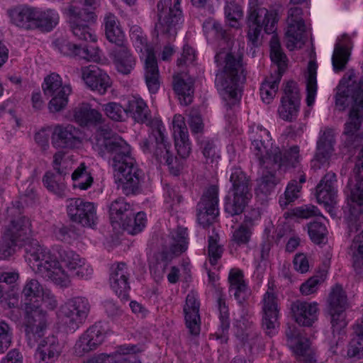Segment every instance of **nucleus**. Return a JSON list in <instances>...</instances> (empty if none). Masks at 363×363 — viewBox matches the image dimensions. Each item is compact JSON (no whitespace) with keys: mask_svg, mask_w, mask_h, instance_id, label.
Here are the masks:
<instances>
[{"mask_svg":"<svg viewBox=\"0 0 363 363\" xmlns=\"http://www.w3.org/2000/svg\"><path fill=\"white\" fill-rule=\"evenodd\" d=\"M252 134L250 149L259 165L266 170L258 181L255 191L257 195L266 196L279 182L275 172L281 168L296 166L299 157V148L294 146L289 150H285L273 145L269 131L262 127H257Z\"/></svg>","mask_w":363,"mask_h":363,"instance_id":"obj_1","label":"nucleus"},{"mask_svg":"<svg viewBox=\"0 0 363 363\" xmlns=\"http://www.w3.org/2000/svg\"><path fill=\"white\" fill-rule=\"evenodd\" d=\"M352 104L345 123L342 143L348 151L358 147L363 140V76L358 78L353 69L348 70L340 81L335 94V106L345 109L348 98Z\"/></svg>","mask_w":363,"mask_h":363,"instance_id":"obj_2","label":"nucleus"},{"mask_svg":"<svg viewBox=\"0 0 363 363\" xmlns=\"http://www.w3.org/2000/svg\"><path fill=\"white\" fill-rule=\"evenodd\" d=\"M111 155L112 167L118 179V188L125 196L140 191L143 171L132 155L131 147L121 136H115L104 148Z\"/></svg>","mask_w":363,"mask_h":363,"instance_id":"obj_3","label":"nucleus"},{"mask_svg":"<svg viewBox=\"0 0 363 363\" xmlns=\"http://www.w3.org/2000/svg\"><path fill=\"white\" fill-rule=\"evenodd\" d=\"M26 252L30 262H32L33 267L42 277L52 280L61 287L69 286V276L60 265L57 257L46 247L34 241L26 247Z\"/></svg>","mask_w":363,"mask_h":363,"instance_id":"obj_4","label":"nucleus"},{"mask_svg":"<svg viewBox=\"0 0 363 363\" xmlns=\"http://www.w3.org/2000/svg\"><path fill=\"white\" fill-rule=\"evenodd\" d=\"M223 55H225V65L223 72L216 75V84L218 89L225 91L228 97L236 99L240 84L244 83L246 79L242 56L233 52H219L215 57L217 63L223 58Z\"/></svg>","mask_w":363,"mask_h":363,"instance_id":"obj_5","label":"nucleus"},{"mask_svg":"<svg viewBox=\"0 0 363 363\" xmlns=\"http://www.w3.org/2000/svg\"><path fill=\"white\" fill-rule=\"evenodd\" d=\"M182 0H159L157 4V21L155 30L167 38L176 36L183 22L180 4Z\"/></svg>","mask_w":363,"mask_h":363,"instance_id":"obj_6","label":"nucleus"},{"mask_svg":"<svg viewBox=\"0 0 363 363\" xmlns=\"http://www.w3.org/2000/svg\"><path fill=\"white\" fill-rule=\"evenodd\" d=\"M130 36L137 49L140 52L145 50L144 77L149 91L155 94L160 86V74L154 50L147 45V37L140 28H132Z\"/></svg>","mask_w":363,"mask_h":363,"instance_id":"obj_7","label":"nucleus"},{"mask_svg":"<svg viewBox=\"0 0 363 363\" xmlns=\"http://www.w3.org/2000/svg\"><path fill=\"white\" fill-rule=\"evenodd\" d=\"M164 126L160 121L153 123L151 125V133L148 139L143 142V151H151L154 148L153 155L160 163L166 164L170 172L177 176L179 174L180 166L177 164V157H174L170 152L171 145L165 140Z\"/></svg>","mask_w":363,"mask_h":363,"instance_id":"obj_8","label":"nucleus"},{"mask_svg":"<svg viewBox=\"0 0 363 363\" xmlns=\"http://www.w3.org/2000/svg\"><path fill=\"white\" fill-rule=\"evenodd\" d=\"M278 13L276 10L265 8L251 9L247 16V39L253 46L258 45L261 30L264 28L267 34L274 33L278 23Z\"/></svg>","mask_w":363,"mask_h":363,"instance_id":"obj_9","label":"nucleus"},{"mask_svg":"<svg viewBox=\"0 0 363 363\" xmlns=\"http://www.w3.org/2000/svg\"><path fill=\"white\" fill-rule=\"evenodd\" d=\"M79 1L71 2L65 12L69 17L71 30L74 36L80 41L96 42V37L89 23L94 22L96 15L94 11L85 10L79 12Z\"/></svg>","mask_w":363,"mask_h":363,"instance_id":"obj_10","label":"nucleus"},{"mask_svg":"<svg viewBox=\"0 0 363 363\" xmlns=\"http://www.w3.org/2000/svg\"><path fill=\"white\" fill-rule=\"evenodd\" d=\"M23 325L26 340L33 347L45 335L47 328V313L38 306L26 302Z\"/></svg>","mask_w":363,"mask_h":363,"instance_id":"obj_11","label":"nucleus"},{"mask_svg":"<svg viewBox=\"0 0 363 363\" xmlns=\"http://www.w3.org/2000/svg\"><path fill=\"white\" fill-rule=\"evenodd\" d=\"M23 206L20 201H16L7 208L11 220L4 228V233L18 242H23L32 233L28 218L22 215Z\"/></svg>","mask_w":363,"mask_h":363,"instance_id":"obj_12","label":"nucleus"},{"mask_svg":"<svg viewBox=\"0 0 363 363\" xmlns=\"http://www.w3.org/2000/svg\"><path fill=\"white\" fill-rule=\"evenodd\" d=\"M90 303L82 296L69 299L61 307V313L65 323L71 329L75 330L86 319L90 311Z\"/></svg>","mask_w":363,"mask_h":363,"instance_id":"obj_13","label":"nucleus"},{"mask_svg":"<svg viewBox=\"0 0 363 363\" xmlns=\"http://www.w3.org/2000/svg\"><path fill=\"white\" fill-rule=\"evenodd\" d=\"M218 187L210 186L197 204V220L203 228L209 226L219 214Z\"/></svg>","mask_w":363,"mask_h":363,"instance_id":"obj_14","label":"nucleus"},{"mask_svg":"<svg viewBox=\"0 0 363 363\" xmlns=\"http://www.w3.org/2000/svg\"><path fill=\"white\" fill-rule=\"evenodd\" d=\"M302 14L303 11L298 6L289 7L288 10L285 37L286 38V45L290 50H293L298 43H303L307 38Z\"/></svg>","mask_w":363,"mask_h":363,"instance_id":"obj_15","label":"nucleus"},{"mask_svg":"<svg viewBox=\"0 0 363 363\" xmlns=\"http://www.w3.org/2000/svg\"><path fill=\"white\" fill-rule=\"evenodd\" d=\"M67 201V214L72 221L84 227L95 225L97 217L93 203L79 198L70 199Z\"/></svg>","mask_w":363,"mask_h":363,"instance_id":"obj_16","label":"nucleus"},{"mask_svg":"<svg viewBox=\"0 0 363 363\" xmlns=\"http://www.w3.org/2000/svg\"><path fill=\"white\" fill-rule=\"evenodd\" d=\"M287 344L296 354L298 360L303 363H315L314 353L308 338L303 336L296 326H289L286 330Z\"/></svg>","mask_w":363,"mask_h":363,"instance_id":"obj_17","label":"nucleus"},{"mask_svg":"<svg viewBox=\"0 0 363 363\" xmlns=\"http://www.w3.org/2000/svg\"><path fill=\"white\" fill-rule=\"evenodd\" d=\"M279 300L272 289H269L264 294L262 304V326L266 333H274L279 326Z\"/></svg>","mask_w":363,"mask_h":363,"instance_id":"obj_18","label":"nucleus"},{"mask_svg":"<svg viewBox=\"0 0 363 363\" xmlns=\"http://www.w3.org/2000/svg\"><path fill=\"white\" fill-rule=\"evenodd\" d=\"M335 130L330 128H325L320 130V136L317 141V147L315 156L312 160V167L320 169L322 166L328 163L333 153L335 145Z\"/></svg>","mask_w":363,"mask_h":363,"instance_id":"obj_19","label":"nucleus"},{"mask_svg":"<svg viewBox=\"0 0 363 363\" xmlns=\"http://www.w3.org/2000/svg\"><path fill=\"white\" fill-rule=\"evenodd\" d=\"M106 331L101 323L89 327L82 335L74 345V351L79 356L96 350L104 340Z\"/></svg>","mask_w":363,"mask_h":363,"instance_id":"obj_20","label":"nucleus"},{"mask_svg":"<svg viewBox=\"0 0 363 363\" xmlns=\"http://www.w3.org/2000/svg\"><path fill=\"white\" fill-rule=\"evenodd\" d=\"M52 143L60 148H74L82 143V132L73 125H57L52 135Z\"/></svg>","mask_w":363,"mask_h":363,"instance_id":"obj_21","label":"nucleus"},{"mask_svg":"<svg viewBox=\"0 0 363 363\" xmlns=\"http://www.w3.org/2000/svg\"><path fill=\"white\" fill-rule=\"evenodd\" d=\"M294 320L301 326L311 327L318 319V308L315 302L296 300L291 304Z\"/></svg>","mask_w":363,"mask_h":363,"instance_id":"obj_22","label":"nucleus"},{"mask_svg":"<svg viewBox=\"0 0 363 363\" xmlns=\"http://www.w3.org/2000/svg\"><path fill=\"white\" fill-rule=\"evenodd\" d=\"M172 126L177 153L182 158H186L191 152V143L184 118L180 114L175 115L173 118Z\"/></svg>","mask_w":363,"mask_h":363,"instance_id":"obj_23","label":"nucleus"},{"mask_svg":"<svg viewBox=\"0 0 363 363\" xmlns=\"http://www.w3.org/2000/svg\"><path fill=\"white\" fill-rule=\"evenodd\" d=\"M35 357L37 363H55L60 357L62 347L55 336H48L37 343Z\"/></svg>","mask_w":363,"mask_h":363,"instance_id":"obj_24","label":"nucleus"},{"mask_svg":"<svg viewBox=\"0 0 363 363\" xmlns=\"http://www.w3.org/2000/svg\"><path fill=\"white\" fill-rule=\"evenodd\" d=\"M129 274L126 264L121 262L113 266L110 274V284L116 295L122 300L127 301L128 299L129 286Z\"/></svg>","mask_w":363,"mask_h":363,"instance_id":"obj_25","label":"nucleus"},{"mask_svg":"<svg viewBox=\"0 0 363 363\" xmlns=\"http://www.w3.org/2000/svg\"><path fill=\"white\" fill-rule=\"evenodd\" d=\"M82 78L86 84L101 94H105L111 86L108 75L96 65H89L82 69Z\"/></svg>","mask_w":363,"mask_h":363,"instance_id":"obj_26","label":"nucleus"},{"mask_svg":"<svg viewBox=\"0 0 363 363\" xmlns=\"http://www.w3.org/2000/svg\"><path fill=\"white\" fill-rule=\"evenodd\" d=\"M336 175L333 172L327 173L321 179L315 189V196L318 203L332 205L336 202Z\"/></svg>","mask_w":363,"mask_h":363,"instance_id":"obj_27","label":"nucleus"},{"mask_svg":"<svg viewBox=\"0 0 363 363\" xmlns=\"http://www.w3.org/2000/svg\"><path fill=\"white\" fill-rule=\"evenodd\" d=\"M58 259L65 263V265L74 272V274L79 277L88 276L91 272L86 267L85 260L69 249L59 247L57 249Z\"/></svg>","mask_w":363,"mask_h":363,"instance_id":"obj_28","label":"nucleus"},{"mask_svg":"<svg viewBox=\"0 0 363 363\" xmlns=\"http://www.w3.org/2000/svg\"><path fill=\"white\" fill-rule=\"evenodd\" d=\"M200 304L195 294L191 292L186 298L184 313L186 328L191 335H197L200 333Z\"/></svg>","mask_w":363,"mask_h":363,"instance_id":"obj_29","label":"nucleus"},{"mask_svg":"<svg viewBox=\"0 0 363 363\" xmlns=\"http://www.w3.org/2000/svg\"><path fill=\"white\" fill-rule=\"evenodd\" d=\"M116 69L123 74H128L135 65V60L130 50L124 44L116 45L109 55Z\"/></svg>","mask_w":363,"mask_h":363,"instance_id":"obj_30","label":"nucleus"},{"mask_svg":"<svg viewBox=\"0 0 363 363\" xmlns=\"http://www.w3.org/2000/svg\"><path fill=\"white\" fill-rule=\"evenodd\" d=\"M11 22L16 26L26 29H35V9L19 5L8 11Z\"/></svg>","mask_w":363,"mask_h":363,"instance_id":"obj_31","label":"nucleus"},{"mask_svg":"<svg viewBox=\"0 0 363 363\" xmlns=\"http://www.w3.org/2000/svg\"><path fill=\"white\" fill-rule=\"evenodd\" d=\"M172 87L182 104L187 106L193 101L194 89L191 78L184 76L182 74H174Z\"/></svg>","mask_w":363,"mask_h":363,"instance_id":"obj_32","label":"nucleus"},{"mask_svg":"<svg viewBox=\"0 0 363 363\" xmlns=\"http://www.w3.org/2000/svg\"><path fill=\"white\" fill-rule=\"evenodd\" d=\"M74 121L81 126L97 125L104 121L102 114L89 104H81L74 110Z\"/></svg>","mask_w":363,"mask_h":363,"instance_id":"obj_33","label":"nucleus"},{"mask_svg":"<svg viewBox=\"0 0 363 363\" xmlns=\"http://www.w3.org/2000/svg\"><path fill=\"white\" fill-rule=\"evenodd\" d=\"M125 111L137 123H145L151 120L150 111L141 98L133 97L128 101Z\"/></svg>","mask_w":363,"mask_h":363,"instance_id":"obj_34","label":"nucleus"},{"mask_svg":"<svg viewBox=\"0 0 363 363\" xmlns=\"http://www.w3.org/2000/svg\"><path fill=\"white\" fill-rule=\"evenodd\" d=\"M230 182L232 184L230 193L252 196L250 179L241 168L234 167L232 169Z\"/></svg>","mask_w":363,"mask_h":363,"instance_id":"obj_35","label":"nucleus"},{"mask_svg":"<svg viewBox=\"0 0 363 363\" xmlns=\"http://www.w3.org/2000/svg\"><path fill=\"white\" fill-rule=\"evenodd\" d=\"M350 39L345 37L342 43L335 45L332 57L333 67L335 72L345 69L350 57Z\"/></svg>","mask_w":363,"mask_h":363,"instance_id":"obj_36","label":"nucleus"},{"mask_svg":"<svg viewBox=\"0 0 363 363\" xmlns=\"http://www.w3.org/2000/svg\"><path fill=\"white\" fill-rule=\"evenodd\" d=\"M105 34L107 40L116 45L124 43L125 35L117 18L112 13L104 17Z\"/></svg>","mask_w":363,"mask_h":363,"instance_id":"obj_37","label":"nucleus"},{"mask_svg":"<svg viewBox=\"0 0 363 363\" xmlns=\"http://www.w3.org/2000/svg\"><path fill=\"white\" fill-rule=\"evenodd\" d=\"M251 198V196L229 192V194L225 197V211L231 216L240 215Z\"/></svg>","mask_w":363,"mask_h":363,"instance_id":"obj_38","label":"nucleus"},{"mask_svg":"<svg viewBox=\"0 0 363 363\" xmlns=\"http://www.w3.org/2000/svg\"><path fill=\"white\" fill-rule=\"evenodd\" d=\"M270 57L275 64L274 74L282 76L286 67V56L283 52L279 40L277 35H273L270 42Z\"/></svg>","mask_w":363,"mask_h":363,"instance_id":"obj_39","label":"nucleus"},{"mask_svg":"<svg viewBox=\"0 0 363 363\" xmlns=\"http://www.w3.org/2000/svg\"><path fill=\"white\" fill-rule=\"evenodd\" d=\"M228 280L230 282L229 292L233 294L235 299L242 303L245 300L246 284L243 279V274L240 270H231Z\"/></svg>","mask_w":363,"mask_h":363,"instance_id":"obj_40","label":"nucleus"},{"mask_svg":"<svg viewBox=\"0 0 363 363\" xmlns=\"http://www.w3.org/2000/svg\"><path fill=\"white\" fill-rule=\"evenodd\" d=\"M118 224L121 225L123 229L129 234L135 235L140 233L145 227V214L143 212H139L135 214L131 211Z\"/></svg>","mask_w":363,"mask_h":363,"instance_id":"obj_41","label":"nucleus"},{"mask_svg":"<svg viewBox=\"0 0 363 363\" xmlns=\"http://www.w3.org/2000/svg\"><path fill=\"white\" fill-rule=\"evenodd\" d=\"M35 29L43 31L51 30L59 21L58 14L52 10L42 11L35 9Z\"/></svg>","mask_w":363,"mask_h":363,"instance_id":"obj_42","label":"nucleus"},{"mask_svg":"<svg viewBox=\"0 0 363 363\" xmlns=\"http://www.w3.org/2000/svg\"><path fill=\"white\" fill-rule=\"evenodd\" d=\"M329 311H345L348 306L345 291L340 285L333 287L328 298Z\"/></svg>","mask_w":363,"mask_h":363,"instance_id":"obj_43","label":"nucleus"},{"mask_svg":"<svg viewBox=\"0 0 363 363\" xmlns=\"http://www.w3.org/2000/svg\"><path fill=\"white\" fill-rule=\"evenodd\" d=\"M281 77L280 74H272L262 83L260 96L264 103L270 104L276 96Z\"/></svg>","mask_w":363,"mask_h":363,"instance_id":"obj_44","label":"nucleus"},{"mask_svg":"<svg viewBox=\"0 0 363 363\" xmlns=\"http://www.w3.org/2000/svg\"><path fill=\"white\" fill-rule=\"evenodd\" d=\"M72 92L69 85H64L60 89L55 91L53 95H48V97H52L48 106L51 112H58L64 109L68 102V96Z\"/></svg>","mask_w":363,"mask_h":363,"instance_id":"obj_45","label":"nucleus"},{"mask_svg":"<svg viewBox=\"0 0 363 363\" xmlns=\"http://www.w3.org/2000/svg\"><path fill=\"white\" fill-rule=\"evenodd\" d=\"M317 64L315 62L311 60L308 65V74L306 79V103L308 106L314 104L317 93V80L316 71Z\"/></svg>","mask_w":363,"mask_h":363,"instance_id":"obj_46","label":"nucleus"},{"mask_svg":"<svg viewBox=\"0 0 363 363\" xmlns=\"http://www.w3.org/2000/svg\"><path fill=\"white\" fill-rule=\"evenodd\" d=\"M74 181V186L82 190H86L93 184L94 179L90 172L87 170V166L82 162L72 174Z\"/></svg>","mask_w":363,"mask_h":363,"instance_id":"obj_47","label":"nucleus"},{"mask_svg":"<svg viewBox=\"0 0 363 363\" xmlns=\"http://www.w3.org/2000/svg\"><path fill=\"white\" fill-rule=\"evenodd\" d=\"M131 211L130 205L125 201V199L118 198L109 206L110 220L112 223H118Z\"/></svg>","mask_w":363,"mask_h":363,"instance_id":"obj_48","label":"nucleus"},{"mask_svg":"<svg viewBox=\"0 0 363 363\" xmlns=\"http://www.w3.org/2000/svg\"><path fill=\"white\" fill-rule=\"evenodd\" d=\"M218 308L219 311L220 329L221 331L217 335V338H225L230 328V318L228 306L222 292L218 294L217 300Z\"/></svg>","mask_w":363,"mask_h":363,"instance_id":"obj_49","label":"nucleus"},{"mask_svg":"<svg viewBox=\"0 0 363 363\" xmlns=\"http://www.w3.org/2000/svg\"><path fill=\"white\" fill-rule=\"evenodd\" d=\"M186 228L178 227L172 233L173 242L171 244L169 250L174 256H179L186 250L188 245V234Z\"/></svg>","mask_w":363,"mask_h":363,"instance_id":"obj_50","label":"nucleus"},{"mask_svg":"<svg viewBox=\"0 0 363 363\" xmlns=\"http://www.w3.org/2000/svg\"><path fill=\"white\" fill-rule=\"evenodd\" d=\"M115 136L118 135L113 133L112 130L106 125H101L97 128L94 136V145L101 155H104V148Z\"/></svg>","mask_w":363,"mask_h":363,"instance_id":"obj_51","label":"nucleus"},{"mask_svg":"<svg viewBox=\"0 0 363 363\" xmlns=\"http://www.w3.org/2000/svg\"><path fill=\"white\" fill-rule=\"evenodd\" d=\"M347 356L350 358L357 359L363 357V330L357 326L354 328V336L348 345Z\"/></svg>","mask_w":363,"mask_h":363,"instance_id":"obj_52","label":"nucleus"},{"mask_svg":"<svg viewBox=\"0 0 363 363\" xmlns=\"http://www.w3.org/2000/svg\"><path fill=\"white\" fill-rule=\"evenodd\" d=\"M281 105L279 108L280 117L285 120L291 121L297 116L299 108V101L286 100V98H281Z\"/></svg>","mask_w":363,"mask_h":363,"instance_id":"obj_53","label":"nucleus"},{"mask_svg":"<svg viewBox=\"0 0 363 363\" xmlns=\"http://www.w3.org/2000/svg\"><path fill=\"white\" fill-rule=\"evenodd\" d=\"M308 234L311 240L315 244L327 242V229L324 224L318 221L310 223L308 227Z\"/></svg>","mask_w":363,"mask_h":363,"instance_id":"obj_54","label":"nucleus"},{"mask_svg":"<svg viewBox=\"0 0 363 363\" xmlns=\"http://www.w3.org/2000/svg\"><path fill=\"white\" fill-rule=\"evenodd\" d=\"M203 28L206 34L212 35L217 39L224 40L230 39V34L214 19H207L203 24Z\"/></svg>","mask_w":363,"mask_h":363,"instance_id":"obj_55","label":"nucleus"},{"mask_svg":"<svg viewBox=\"0 0 363 363\" xmlns=\"http://www.w3.org/2000/svg\"><path fill=\"white\" fill-rule=\"evenodd\" d=\"M18 243L3 232L0 238V259H9L13 256Z\"/></svg>","mask_w":363,"mask_h":363,"instance_id":"obj_56","label":"nucleus"},{"mask_svg":"<svg viewBox=\"0 0 363 363\" xmlns=\"http://www.w3.org/2000/svg\"><path fill=\"white\" fill-rule=\"evenodd\" d=\"M44 291L40 282L32 279L26 284L21 294L26 301H30L33 298L40 297Z\"/></svg>","mask_w":363,"mask_h":363,"instance_id":"obj_57","label":"nucleus"},{"mask_svg":"<svg viewBox=\"0 0 363 363\" xmlns=\"http://www.w3.org/2000/svg\"><path fill=\"white\" fill-rule=\"evenodd\" d=\"M63 86L60 76L54 72L45 77L42 88L44 94L48 96L53 95L55 91Z\"/></svg>","mask_w":363,"mask_h":363,"instance_id":"obj_58","label":"nucleus"},{"mask_svg":"<svg viewBox=\"0 0 363 363\" xmlns=\"http://www.w3.org/2000/svg\"><path fill=\"white\" fill-rule=\"evenodd\" d=\"M225 14L230 27L237 28L238 21L242 18L243 13L240 5L230 2L225 7Z\"/></svg>","mask_w":363,"mask_h":363,"instance_id":"obj_59","label":"nucleus"},{"mask_svg":"<svg viewBox=\"0 0 363 363\" xmlns=\"http://www.w3.org/2000/svg\"><path fill=\"white\" fill-rule=\"evenodd\" d=\"M219 236L218 234L211 235L208 238V256L212 265L217 264L223 252V247L218 243Z\"/></svg>","mask_w":363,"mask_h":363,"instance_id":"obj_60","label":"nucleus"},{"mask_svg":"<svg viewBox=\"0 0 363 363\" xmlns=\"http://www.w3.org/2000/svg\"><path fill=\"white\" fill-rule=\"evenodd\" d=\"M69 157L62 151L57 152L53 156L52 167L59 175L68 174Z\"/></svg>","mask_w":363,"mask_h":363,"instance_id":"obj_61","label":"nucleus"},{"mask_svg":"<svg viewBox=\"0 0 363 363\" xmlns=\"http://www.w3.org/2000/svg\"><path fill=\"white\" fill-rule=\"evenodd\" d=\"M45 186L50 191L55 193L59 196L64 195L65 185L63 183L57 182L55 176L52 173L48 172L45 174L43 179Z\"/></svg>","mask_w":363,"mask_h":363,"instance_id":"obj_62","label":"nucleus"},{"mask_svg":"<svg viewBox=\"0 0 363 363\" xmlns=\"http://www.w3.org/2000/svg\"><path fill=\"white\" fill-rule=\"evenodd\" d=\"M12 340V329L5 321H0V352L4 353L10 347Z\"/></svg>","mask_w":363,"mask_h":363,"instance_id":"obj_63","label":"nucleus"},{"mask_svg":"<svg viewBox=\"0 0 363 363\" xmlns=\"http://www.w3.org/2000/svg\"><path fill=\"white\" fill-rule=\"evenodd\" d=\"M301 186H298L296 181H292L286 187L284 193V198H280L279 203L283 208L298 198V193Z\"/></svg>","mask_w":363,"mask_h":363,"instance_id":"obj_64","label":"nucleus"}]
</instances>
